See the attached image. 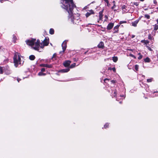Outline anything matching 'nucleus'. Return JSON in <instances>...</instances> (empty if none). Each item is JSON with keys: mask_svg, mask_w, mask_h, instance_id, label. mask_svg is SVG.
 Instances as JSON below:
<instances>
[{"mask_svg": "<svg viewBox=\"0 0 158 158\" xmlns=\"http://www.w3.org/2000/svg\"><path fill=\"white\" fill-rule=\"evenodd\" d=\"M45 71V69L44 68L42 69L41 70V72H43Z\"/></svg>", "mask_w": 158, "mask_h": 158, "instance_id": "72a5a7b5", "label": "nucleus"}, {"mask_svg": "<svg viewBox=\"0 0 158 158\" xmlns=\"http://www.w3.org/2000/svg\"><path fill=\"white\" fill-rule=\"evenodd\" d=\"M135 68L136 71H137L139 68V66L138 65H135Z\"/></svg>", "mask_w": 158, "mask_h": 158, "instance_id": "b1692460", "label": "nucleus"}, {"mask_svg": "<svg viewBox=\"0 0 158 158\" xmlns=\"http://www.w3.org/2000/svg\"><path fill=\"white\" fill-rule=\"evenodd\" d=\"M114 24L113 23H110L108 25L107 29V30H110L114 26Z\"/></svg>", "mask_w": 158, "mask_h": 158, "instance_id": "423d86ee", "label": "nucleus"}, {"mask_svg": "<svg viewBox=\"0 0 158 158\" xmlns=\"http://www.w3.org/2000/svg\"><path fill=\"white\" fill-rule=\"evenodd\" d=\"M148 39L150 40H153L154 38L152 36L151 34L148 35Z\"/></svg>", "mask_w": 158, "mask_h": 158, "instance_id": "dca6fc26", "label": "nucleus"}, {"mask_svg": "<svg viewBox=\"0 0 158 158\" xmlns=\"http://www.w3.org/2000/svg\"><path fill=\"white\" fill-rule=\"evenodd\" d=\"M112 70L114 72H115L116 69L114 67L112 68Z\"/></svg>", "mask_w": 158, "mask_h": 158, "instance_id": "f704fd0d", "label": "nucleus"}, {"mask_svg": "<svg viewBox=\"0 0 158 158\" xmlns=\"http://www.w3.org/2000/svg\"><path fill=\"white\" fill-rule=\"evenodd\" d=\"M29 58L31 60H34L35 58V56L34 55H31L29 56Z\"/></svg>", "mask_w": 158, "mask_h": 158, "instance_id": "4468645a", "label": "nucleus"}, {"mask_svg": "<svg viewBox=\"0 0 158 158\" xmlns=\"http://www.w3.org/2000/svg\"><path fill=\"white\" fill-rule=\"evenodd\" d=\"M119 103H122V102H119Z\"/></svg>", "mask_w": 158, "mask_h": 158, "instance_id": "4d7b16f0", "label": "nucleus"}, {"mask_svg": "<svg viewBox=\"0 0 158 158\" xmlns=\"http://www.w3.org/2000/svg\"><path fill=\"white\" fill-rule=\"evenodd\" d=\"M126 23V21H121L120 22V24H122L123 23Z\"/></svg>", "mask_w": 158, "mask_h": 158, "instance_id": "2f4dec72", "label": "nucleus"}, {"mask_svg": "<svg viewBox=\"0 0 158 158\" xmlns=\"http://www.w3.org/2000/svg\"><path fill=\"white\" fill-rule=\"evenodd\" d=\"M139 21V20H137L135 21L134 22H132V26L135 27H136L137 26V24L138 23Z\"/></svg>", "mask_w": 158, "mask_h": 158, "instance_id": "9b49d317", "label": "nucleus"}, {"mask_svg": "<svg viewBox=\"0 0 158 158\" xmlns=\"http://www.w3.org/2000/svg\"><path fill=\"white\" fill-rule=\"evenodd\" d=\"M16 39L17 38H16V37H15V36L14 35L13 36V41L15 43V42Z\"/></svg>", "mask_w": 158, "mask_h": 158, "instance_id": "393cba45", "label": "nucleus"}, {"mask_svg": "<svg viewBox=\"0 0 158 158\" xmlns=\"http://www.w3.org/2000/svg\"><path fill=\"white\" fill-rule=\"evenodd\" d=\"M115 7V5L114 4V6L111 7L112 9H114V8Z\"/></svg>", "mask_w": 158, "mask_h": 158, "instance_id": "ea45409f", "label": "nucleus"}, {"mask_svg": "<svg viewBox=\"0 0 158 158\" xmlns=\"http://www.w3.org/2000/svg\"><path fill=\"white\" fill-rule=\"evenodd\" d=\"M116 94H116V91H114V94H112V96H114V97H115V96H116Z\"/></svg>", "mask_w": 158, "mask_h": 158, "instance_id": "7c9ffc66", "label": "nucleus"}, {"mask_svg": "<svg viewBox=\"0 0 158 158\" xmlns=\"http://www.w3.org/2000/svg\"><path fill=\"white\" fill-rule=\"evenodd\" d=\"M94 14V12L93 10H89V12H87L86 14L85 15L86 17H88L91 14Z\"/></svg>", "mask_w": 158, "mask_h": 158, "instance_id": "39448f33", "label": "nucleus"}, {"mask_svg": "<svg viewBox=\"0 0 158 158\" xmlns=\"http://www.w3.org/2000/svg\"><path fill=\"white\" fill-rule=\"evenodd\" d=\"M138 55H139V56L138 58V59L139 60L141 59L143 57V56L140 53H138Z\"/></svg>", "mask_w": 158, "mask_h": 158, "instance_id": "6ab92c4d", "label": "nucleus"}, {"mask_svg": "<svg viewBox=\"0 0 158 158\" xmlns=\"http://www.w3.org/2000/svg\"><path fill=\"white\" fill-rule=\"evenodd\" d=\"M56 53H54L52 56V59H53V58H55V57H56Z\"/></svg>", "mask_w": 158, "mask_h": 158, "instance_id": "cd10ccee", "label": "nucleus"}, {"mask_svg": "<svg viewBox=\"0 0 158 158\" xmlns=\"http://www.w3.org/2000/svg\"><path fill=\"white\" fill-rule=\"evenodd\" d=\"M71 63V61L69 60H67L65 61L63 64L64 66L66 67H68L69 66Z\"/></svg>", "mask_w": 158, "mask_h": 158, "instance_id": "1a4fd4ad", "label": "nucleus"}, {"mask_svg": "<svg viewBox=\"0 0 158 158\" xmlns=\"http://www.w3.org/2000/svg\"><path fill=\"white\" fill-rule=\"evenodd\" d=\"M50 44H51V45H52V44L51 43H50Z\"/></svg>", "mask_w": 158, "mask_h": 158, "instance_id": "13d9d810", "label": "nucleus"}, {"mask_svg": "<svg viewBox=\"0 0 158 158\" xmlns=\"http://www.w3.org/2000/svg\"><path fill=\"white\" fill-rule=\"evenodd\" d=\"M135 36V35H133L132 36V38H133Z\"/></svg>", "mask_w": 158, "mask_h": 158, "instance_id": "c03bdc74", "label": "nucleus"}, {"mask_svg": "<svg viewBox=\"0 0 158 158\" xmlns=\"http://www.w3.org/2000/svg\"><path fill=\"white\" fill-rule=\"evenodd\" d=\"M125 6H122V9H125Z\"/></svg>", "mask_w": 158, "mask_h": 158, "instance_id": "a19ab883", "label": "nucleus"}, {"mask_svg": "<svg viewBox=\"0 0 158 158\" xmlns=\"http://www.w3.org/2000/svg\"><path fill=\"white\" fill-rule=\"evenodd\" d=\"M35 39H29L26 41L28 45L32 46L33 48L35 50L38 51L39 47L43 48L44 46H47L49 44V39L45 38V39L40 44V41L38 40L36 42Z\"/></svg>", "mask_w": 158, "mask_h": 158, "instance_id": "f03ea898", "label": "nucleus"}, {"mask_svg": "<svg viewBox=\"0 0 158 158\" xmlns=\"http://www.w3.org/2000/svg\"><path fill=\"white\" fill-rule=\"evenodd\" d=\"M134 5L136 6H138V4L137 2H135L134 3Z\"/></svg>", "mask_w": 158, "mask_h": 158, "instance_id": "58836bf2", "label": "nucleus"}, {"mask_svg": "<svg viewBox=\"0 0 158 158\" xmlns=\"http://www.w3.org/2000/svg\"><path fill=\"white\" fill-rule=\"evenodd\" d=\"M104 1L107 3V4H109V2L108 0H104Z\"/></svg>", "mask_w": 158, "mask_h": 158, "instance_id": "4c0bfd02", "label": "nucleus"}, {"mask_svg": "<svg viewBox=\"0 0 158 158\" xmlns=\"http://www.w3.org/2000/svg\"><path fill=\"white\" fill-rule=\"evenodd\" d=\"M40 66L41 67H44L48 68H51L52 67V65H48L47 64H41L40 65Z\"/></svg>", "mask_w": 158, "mask_h": 158, "instance_id": "0eeeda50", "label": "nucleus"}, {"mask_svg": "<svg viewBox=\"0 0 158 158\" xmlns=\"http://www.w3.org/2000/svg\"><path fill=\"white\" fill-rule=\"evenodd\" d=\"M149 43V41L146 40H144V44H148Z\"/></svg>", "mask_w": 158, "mask_h": 158, "instance_id": "c756f323", "label": "nucleus"}, {"mask_svg": "<svg viewBox=\"0 0 158 158\" xmlns=\"http://www.w3.org/2000/svg\"><path fill=\"white\" fill-rule=\"evenodd\" d=\"M62 52H60V53H61Z\"/></svg>", "mask_w": 158, "mask_h": 158, "instance_id": "6e6d98bb", "label": "nucleus"}, {"mask_svg": "<svg viewBox=\"0 0 158 158\" xmlns=\"http://www.w3.org/2000/svg\"><path fill=\"white\" fill-rule=\"evenodd\" d=\"M157 23H158V19H157Z\"/></svg>", "mask_w": 158, "mask_h": 158, "instance_id": "5fc2aeb1", "label": "nucleus"}, {"mask_svg": "<svg viewBox=\"0 0 158 158\" xmlns=\"http://www.w3.org/2000/svg\"><path fill=\"white\" fill-rule=\"evenodd\" d=\"M103 17V15L102 14V12H99V19L100 20H102Z\"/></svg>", "mask_w": 158, "mask_h": 158, "instance_id": "ddd939ff", "label": "nucleus"}, {"mask_svg": "<svg viewBox=\"0 0 158 158\" xmlns=\"http://www.w3.org/2000/svg\"><path fill=\"white\" fill-rule=\"evenodd\" d=\"M144 61L146 62H149L150 61V59L147 57L144 59Z\"/></svg>", "mask_w": 158, "mask_h": 158, "instance_id": "f3484780", "label": "nucleus"}, {"mask_svg": "<svg viewBox=\"0 0 158 158\" xmlns=\"http://www.w3.org/2000/svg\"><path fill=\"white\" fill-rule=\"evenodd\" d=\"M62 5L61 7L66 10L69 14V17L71 19V21L73 23H76V20H77L79 18L77 17V19L75 18V16H74L73 14V8L75 7V5L74 4L73 0H62Z\"/></svg>", "mask_w": 158, "mask_h": 158, "instance_id": "f257e3e1", "label": "nucleus"}, {"mask_svg": "<svg viewBox=\"0 0 158 158\" xmlns=\"http://www.w3.org/2000/svg\"><path fill=\"white\" fill-rule=\"evenodd\" d=\"M3 0H0V2H1V3H2V1Z\"/></svg>", "mask_w": 158, "mask_h": 158, "instance_id": "49530a36", "label": "nucleus"}, {"mask_svg": "<svg viewBox=\"0 0 158 158\" xmlns=\"http://www.w3.org/2000/svg\"><path fill=\"white\" fill-rule=\"evenodd\" d=\"M142 76H143V77H144V76L143 75Z\"/></svg>", "mask_w": 158, "mask_h": 158, "instance_id": "bf43d9fd", "label": "nucleus"}, {"mask_svg": "<svg viewBox=\"0 0 158 158\" xmlns=\"http://www.w3.org/2000/svg\"><path fill=\"white\" fill-rule=\"evenodd\" d=\"M74 61H77L75 59H74Z\"/></svg>", "mask_w": 158, "mask_h": 158, "instance_id": "de8ad7c7", "label": "nucleus"}, {"mask_svg": "<svg viewBox=\"0 0 158 158\" xmlns=\"http://www.w3.org/2000/svg\"><path fill=\"white\" fill-rule=\"evenodd\" d=\"M145 17L147 18V19H149L150 18V16L148 15H145Z\"/></svg>", "mask_w": 158, "mask_h": 158, "instance_id": "a878e982", "label": "nucleus"}, {"mask_svg": "<svg viewBox=\"0 0 158 158\" xmlns=\"http://www.w3.org/2000/svg\"><path fill=\"white\" fill-rule=\"evenodd\" d=\"M156 92H154V93H156Z\"/></svg>", "mask_w": 158, "mask_h": 158, "instance_id": "052dcab7", "label": "nucleus"}, {"mask_svg": "<svg viewBox=\"0 0 158 158\" xmlns=\"http://www.w3.org/2000/svg\"><path fill=\"white\" fill-rule=\"evenodd\" d=\"M140 1H142V2H143V1L144 0H139Z\"/></svg>", "mask_w": 158, "mask_h": 158, "instance_id": "a18cd8bd", "label": "nucleus"}, {"mask_svg": "<svg viewBox=\"0 0 158 158\" xmlns=\"http://www.w3.org/2000/svg\"><path fill=\"white\" fill-rule=\"evenodd\" d=\"M109 69H110V70H111V69H111V68H109Z\"/></svg>", "mask_w": 158, "mask_h": 158, "instance_id": "8fccbe9b", "label": "nucleus"}, {"mask_svg": "<svg viewBox=\"0 0 158 158\" xmlns=\"http://www.w3.org/2000/svg\"><path fill=\"white\" fill-rule=\"evenodd\" d=\"M153 80V78H151L149 79H148L147 80V81L148 82H152Z\"/></svg>", "mask_w": 158, "mask_h": 158, "instance_id": "4be33fe9", "label": "nucleus"}, {"mask_svg": "<svg viewBox=\"0 0 158 158\" xmlns=\"http://www.w3.org/2000/svg\"><path fill=\"white\" fill-rule=\"evenodd\" d=\"M20 57L21 55L18 53L16 52L15 53L14 57V63L16 67H17L19 64H21Z\"/></svg>", "mask_w": 158, "mask_h": 158, "instance_id": "7ed1b4c3", "label": "nucleus"}, {"mask_svg": "<svg viewBox=\"0 0 158 158\" xmlns=\"http://www.w3.org/2000/svg\"><path fill=\"white\" fill-rule=\"evenodd\" d=\"M146 47L148 49L150 50V51H152V48L149 47L148 46L146 45Z\"/></svg>", "mask_w": 158, "mask_h": 158, "instance_id": "bb28decb", "label": "nucleus"}, {"mask_svg": "<svg viewBox=\"0 0 158 158\" xmlns=\"http://www.w3.org/2000/svg\"><path fill=\"white\" fill-rule=\"evenodd\" d=\"M105 18L107 19H108V16L106 15L105 16Z\"/></svg>", "mask_w": 158, "mask_h": 158, "instance_id": "79ce46f5", "label": "nucleus"}, {"mask_svg": "<svg viewBox=\"0 0 158 158\" xmlns=\"http://www.w3.org/2000/svg\"><path fill=\"white\" fill-rule=\"evenodd\" d=\"M108 123H106L104 126V127L105 128H106L107 127H108Z\"/></svg>", "mask_w": 158, "mask_h": 158, "instance_id": "c85d7f7f", "label": "nucleus"}, {"mask_svg": "<svg viewBox=\"0 0 158 158\" xmlns=\"http://www.w3.org/2000/svg\"><path fill=\"white\" fill-rule=\"evenodd\" d=\"M112 60L114 62H116L118 60V58L117 57L114 56L112 58Z\"/></svg>", "mask_w": 158, "mask_h": 158, "instance_id": "2eb2a0df", "label": "nucleus"}, {"mask_svg": "<svg viewBox=\"0 0 158 158\" xmlns=\"http://www.w3.org/2000/svg\"><path fill=\"white\" fill-rule=\"evenodd\" d=\"M153 3L154 4H157V2L156 1V0H153Z\"/></svg>", "mask_w": 158, "mask_h": 158, "instance_id": "c9c22d12", "label": "nucleus"}, {"mask_svg": "<svg viewBox=\"0 0 158 158\" xmlns=\"http://www.w3.org/2000/svg\"><path fill=\"white\" fill-rule=\"evenodd\" d=\"M62 47L63 49L62 52H64L67 47V41H64L62 44Z\"/></svg>", "mask_w": 158, "mask_h": 158, "instance_id": "20e7f679", "label": "nucleus"}, {"mask_svg": "<svg viewBox=\"0 0 158 158\" xmlns=\"http://www.w3.org/2000/svg\"><path fill=\"white\" fill-rule=\"evenodd\" d=\"M3 68L0 66V73L2 74L3 73Z\"/></svg>", "mask_w": 158, "mask_h": 158, "instance_id": "5701e85b", "label": "nucleus"}, {"mask_svg": "<svg viewBox=\"0 0 158 158\" xmlns=\"http://www.w3.org/2000/svg\"><path fill=\"white\" fill-rule=\"evenodd\" d=\"M69 70V68H67V69H64L60 70L59 72H61L62 73H66Z\"/></svg>", "mask_w": 158, "mask_h": 158, "instance_id": "f8f14e48", "label": "nucleus"}, {"mask_svg": "<svg viewBox=\"0 0 158 158\" xmlns=\"http://www.w3.org/2000/svg\"><path fill=\"white\" fill-rule=\"evenodd\" d=\"M121 97H124V96L123 95V96H120Z\"/></svg>", "mask_w": 158, "mask_h": 158, "instance_id": "3c124183", "label": "nucleus"}, {"mask_svg": "<svg viewBox=\"0 0 158 158\" xmlns=\"http://www.w3.org/2000/svg\"><path fill=\"white\" fill-rule=\"evenodd\" d=\"M130 56H131V57H134V58H136L135 57V56H134L133 55V54H130Z\"/></svg>", "mask_w": 158, "mask_h": 158, "instance_id": "e433bc0d", "label": "nucleus"}, {"mask_svg": "<svg viewBox=\"0 0 158 158\" xmlns=\"http://www.w3.org/2000/svg\"><path fill=\"white\" fill-rule=\"evenodd\" d=\"M119 26V25H117L116 26H115V27H114V33H117L118 32V27Z\"/></svg>", "mask_w": 158, "mask_h": 158, "instance_id": "9d476101", "label": "nucleus"}, {"mask_svg": "<svg viewBox=\"0 0 158 158\" xmlns=\"http://www.w3.org/2000/svg\"><path fill=\"white\" fill-rule=\"evenodd\" d=\"M106 80H108L107 78H106L104 80V81L105 82Z\"/></svg>", "mask_w": 158, "mask_h": 158, "instance_id": "37998d69", "label": "nucleus"}, {"mask_svg": "<svg viewBox=\"0 0 158 158\" xmlns=\"http://www.w3.org/2000/svg\"><path fill=\"white\" fill-rule=\"evenodd\" d=\"M49 33L51 34H53L54 33V30L53 29L51 28L49 31Z\"/></svg>", "mask_w": 158, "mask_h": 158, "instance_id": "a211bd4d", "label": "nucleus"}, {"mask_svg": "<svg viewBox=\"0 0 158 158\" xmlns=\"http://www.w3.org/2000/svg\"><path fill=\"white\" fill-rule=\"evenodd\" d=\"M113 3H114H114H115V1H113Z\"/></svg>", "mask_w": 158, "mask_h": 158, "instance_id": "09e8293b", "label": "nucleus"}, {"mask_svg": "<svg viewBox=\"0 0 158 158\" xmlns=\"http://www.w3.org/2000/svg\"><path fill=\"white\" fill-rule=\"evenodd\" d=\"M38 75L40 76H44L46 75V74L43 73L42 72H40L38 73Z\"/></svg>", "mask_w": 158, "mask_h": 158, "instance_id": "aec40b11", "label": "nucleus"}, {"mask_svg": "<svg viewBox=\"0 0 158 158\" xmlns=\"http://www.w3.org/2000/svg\"><path fill=\"white\" fill-rule=\"evenodd\" d=\"M158 29V26H156L154 28V30H157Z\"/></svg>", "mask_w": 158, "mask_h": 158, "instance_id": "473e14b6", "label": "nucleus"}, {"mask_svg": "<svg viewBox=\"0 0 158 158\" xmlns=\"http://www.w3.org/2000/svg\"><path fill=\"white\" fill-rule=\"evenodd\" d=\"M107 6H109V4H107Z\"/></svg>", "mask_w": 158, "mask_h": 158, "instance_id": "864d4df0", "label": "nucleus"}, {"mask_svg": "<svg viewBox=\"0 0 158 158\" xmlns=\"http://www.w3.org/2000/svg\"><path fill=\"white\" fill-rule=\"evenodd\" d=\"M17 81H18V82H19V80L18 79H17Z\"/></svg>", "mask_w": 158, "mask_h": 158, "instance_id": "603ef678", "label": "nucleus"}, {"mask_svg": "<svg viewBox=\"0 0 158 158\" xmlns=\"http://www.w3.org/2000/svg\"><path fill=\"white\" fill-rule=\"evenodd\" d=\"M76 63H74L73 64H72L70 66V68H73L75 66H76Z\"/></svg>", "mask_w": 158, "mask_h": 158, "instance_id": "412c9836", "label": "nucleus"}, {"mask_svg": "<svg viewBox=\"0 0 158 158\" xmlns=\"http://www.w3.org/2000/svg\"><path fill=\"white\" fill-rule=\"evenodd\" d=\"M98 47L99 48H103L104 47V44L103 42H100L98 45Z\"/></svg>", "mask_w": 158, "mask_h": 158, "instance_id": "6e6552de", "label": "nucleus"}]
</instances>
